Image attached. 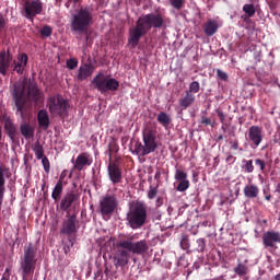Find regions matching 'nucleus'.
<instances>
[{
	"label": "nucleus",
	"instance_id": "f257e3e1",
	"mask_svg": "<svg viewBox=\"0 0 280 280\" xmlns=\"http://www.w3.org/2000/svg\"><path fill=\"white\" fill-rule=\"evenodd\" d=\"M167 21H170V19L161 12L149 13L138 18L136 26L129 28L128 44L131 49L137 48L141 38H143L152 27L154 30L167 27Z\"/></svg>",
	"mask_w": 280,
	"mask_h": 280
},
{
	"label": "nucleus",
	"instance_id": "f03ea898",
	"mask_svg": "<svg viewBox=\"0 0 280 280\" xmlns=\"http://www.w3.org/2000/svg\"><path fill=\"white\" fill-rule=\"evenodd\" d=\"M11 95L22 119L25 117L23 110H25V104H27L28 100L34 102L35 106L43 104V92L36 85H32L27 79L14 82L11 88Z\"/></svg>",
	"mask_w": 280,
	"mask_h": 280
},
{
	"label": "nucleus",
	"instance_id": "7ed1b4c3",
	"mask_svg": "<svg viewBox=\"0 0 280 280\" xmlns=\"http://www.w3.org/2000/svg\"><path fill=\"white\" fill-rule=\"evenodd\" d=\"M10 54V49L0 51V73L1 75H8V69L12 67L13 62V71L19 75H23L25 73V67H27L28 57L27 54L22 52L18 55V58Z\"/></svg>",
	"mask_w": 280,
	"mask_h": 280
},
{
	"label": "nucleus",
	"instance_id": "20e7f679",
	"mask_svg": "<svg viewBox=\"0 0 280 280\" xmlns=\"http://www.w3.org/2000/svg\"><path fill=\"white\" fill-rule=\"evenodd\" d=\"M136 235H128L118 242V248H124L118 250V257H124L125 259H130V253L133 255H145L150 250V243L145 240L135 242Z\"/></svg>",
	"mask_w": 280,
	"mask_h": 280
},
{
	"label": "nucleus",
	"instance_id": "39448f33",
	"mask_svg": "<svg viewBox=\"0 0 280 280\" xmlns=\"http://www.w3.org/2000/svg\"><path fill=\"white\" fill-rule=\"evenodd\" d=\"M93 25V11L89 8H81L72 14L70 21L71 32L77 34H89V28Z\"/></svg>",
	"mask_w": 280,
	"mask_h": 280
},
{
	"label": "nucleus",
	"instance_id": "423d86ee",
	"mask_svg": "<svg viewBox=\"0 0 280 280\" xmlns=\"http://www.w3.org/2000/svg\"><path fill=\"white\" fill-rule=\"evenodd\" d=\"M148 222V206L142 201H136L127 213V224L132 231L145 226Z\"/></svg>",
	"mask_w": 280,
	"mask_h": 280
},
{
	"label": "nucleus",
	"instance_id": "0eeeda50",
	"mask_svg": "<svg viewBox=\"0 0 280 280\" xmlns=\"http://www.w3.org/2000/svg\"><path fill=\"white\" fill-rule=\"evenodd\" d=\"M143 143L137 142L135 145V153L138 156H148L152 152H156L159 144L156 143V131L147 129L142 133Z\"/></svg>",
	"mask_w": 280,
	"mask_h": 280
},
{
	"label": "nucleus",
	"instance_id": "6e6552de",
	"mask_svg": "<svg viewBox=\"0 0 280 280\" xmlns=\"http://www.w3.org/2000/svg\"><path fill=\"white\" fill-rule=\"evenodd\" d=\"M47 106L50 115H54V117H61L65 119V117H68L69 115V101L60 94L50 96L47 101Z\"/></svg>",
	"mask_w": 280,
	"mask_h": 280
},
{
	"label": "nucleus",
	"instance_id": "1a4fd4ad",
	"mask_svg": "<svg viewBox=\"0 0 280 280\" xmlns=\"http://www.w3.org/2000/svg\"><path fill=\"white\" fill-rule=\"evenodd\" d=\"M92 84L100 93H108V91H117L119 89V81L117 79L108 78L102 72L95 75Z\"/></svg>",
	"mask_w": 280,
	"mask_h": 280
},
{
	"label": "nucleus",
	"instance_id": "9d476101",
	"mask_svg": "<svg viewBox=\"0 0 280 280\" xmlns=\"http://www.w3.org/2000/svg\"><path fill=\"white\" fill-rule=\"evenodd\" d=\"M36 248L34 245L28 244L24 249V258L21 262L23 277H30V275H34V270H36Z\"/></svg>",
	"mask_w": 280,
	"mask_h": 280
},
{
	"label": "nucleus",
	"instance_id": "9b49d317",
	"mask_svg": "<svg viewBox=\"0 0 280 280\" xmlns=\"http://www.w3.org/2000/svg\"><path fill=\"white\" fill-rule=\"evenodd\" d=\"M119 202L115 195H107L100 201V211L103 220H110V217L117 211Z\"/></svg>",
	"mask_w": 280,
	"mask_h": 280
},
{
	"label": "nucleus",
	"instance_id": "f8f14e48",
	"mask_svg": "<svg viewBox=\"0 0 280 280\" xmlns=\"http://www.w3.org/2000/svg\"><path fill=\"white\" fill-rule=\"evenodd\" d=\"M245 139L253 150H257V147L261 145V142L264 141V129L257 125L249 127L245 135Z\"/></svg>",
	"mask_w": 280,
	"mask_h": 280
},
{
	"label": "nucleus",
	"instance_id": "ddd939ff",
	"mask_svg": "<svg viewBox=\"0 0 280 280\" xmlns=\"http://www.w3.org/2000/svg\"><path fill=\"white\" fill-rule=\"evenodd\" d=\"M23 8L25 12L24 16L28 19V21H34L37 14L43 13V2H40V0H26Z\"/></svg>",
	"mask_w": 280,
	"mask_h": 280
},
{
	"label": "nucleus",
	"instance_id": "4468645a",
	"mask_svg": "<svg viewBox=\"0 0 280 280\" xmlns=\"http://www.w3.org/2000/svg\"><path fill=\"white\" fill-rule=\"evenodd\" d=\"M61 235L73 236L78 233V218L75 214L67 215L60 230Z\"/></svg>",
	"mask_w": 280,
	"mask_h": 280
},
{
	"label": "nucleus",
	"instance_id": "2eb2a0df",
	"mask_svg": "<svg viewBox=\"0 0 280 280\" xmlns=\"http://www.w3.org/2000/svg\"><path fill=\"white\" fill-rule=\"evenodd\" d=\"M107 174L113 185H119V183H121V179L124 178L121 168L115 162H109L107 166Z\"/></svg>",
	"mask_w": 280,
	"mask_h": 280
},
{
	"label": "nucleus",
	"instance_id": "dca6fc26",
	"mask_svg": "<svg viewBox=\"0 0 280 280\" xmlns=\"http://www.w3.org/2000/svg\"><path fill=\"white\" fill-rule=\"evenodd\" d=\"M262 244L265 248H275L276 244H280V232L268 231L264 233Z\"/></svg>",
	"mask_w": 280,
	"mask_h": 280
},
{
	"label": "nucleus",
	"instance_id": "f3484780",
	"mask_svg": "<svg viewBox=\"0 0 280 280\" xmlns=\"http://www.w3.org/2000/svg\"><path fill=\"white\" fill-rule=\"evenodd\" d=\"M93 165V158L88 152H83L79 154L75 159V163L73 165V170H78V172H82L84 167Z\"/></svg>",
	"mask_w": 280,
	"mask_h": 280
},
{
	"label": "nucleus",
	"instance_id": "a211bd4d",
	"mask_svg": "<svg viewBox=\"0 0 280 280\" xmlns=\"http://www.w3.org/2000/svg\"><path fill=\"white\" fill-rule=\"evenodd\" d=\"M93 71H95V68H93V66L89 63L80 66L77 74V80H79V82H84V80L93 75Z\"/></svg>",
	"mask_w": 280,
	"mask_h": 280
},
{
	"label": "nucleus",
	"instance_id": "6ab92c4d",
	"mask_svg": "<svg viewBox=\"0 0 280 280\" xmlns=\"http://www.w3.org/2000/svg\"><path fill=\"white\" fill-rule=\"evenodd\" d=\"M245 198L249 200H255V198H259V187L255 184L246 185L243 189Z\"/></svg>",
	"mask_w": 280,
	"mask_h": 280
},
{
	"label": "nucleus",
	"instance_id": "aec40b11",
	"mask_svg": "<svg viewBox=\"0 0 280 280\" xmlns=\"http://www.w3.org/2000/svg\"><path fill=\"white\" fill-rule=\"evenodd\" d=\"M194 102H196V95L185 92V95L179 98V106L182 110H187L189 106H194Z\"/></svg>",
	"mask_w": 280,
	"mask_h": 280
},
{
	"label": "nucleus",
	"instance_id": "412c9836",
	"mask_svg": "<svg viewBox=\"0 0 280 280\" xmlns=\"http://www.w3.org/2000/svg\"><path fill=\"white\" fill-rule=\"evenodd\" d=\"M75 198L77 196L73 192L66 194L60 201L61 211H68L73 205V202H75Z\"/></svg>",
	"mask_w": 280,
	"mask_h": 280
},
{
	"label": "nucleus",
	"instance_id": "4be33fe9",
	"mask_svg": "<svg viewBox=\"0 0 280 280\" xmlns=\"http://www.w3.org/2000/svg\"><path fill=\"white\" fill-rule=\"evenodd\" d=\"M4 130L8 132L10 139L14 140L16 138V125L10 117L4 119Z\"/></svg>",
	"mask_w": 280,
	"mask_h": 280
},
{
	"label": "nucleus",
	"instance_id": "5701e85b",
	"mask_svg": "<svg viewBox=\"0 0 280 280\" xmlns=\"http://www.w3.org/2000/svg\"><path fill=\"white\" fill-rule=\"evenodd\" d=\"M218 21L208 20L203 26V32L206 36H213L218 32Z\"/></svg>",
	"mask_w": 280,
	"mask_h": 280
},
{
	"label": "nucleus",
	"instance_id": "b1692460",
	"mask_svg": "<svg viewBox=\"0 0 280 280\" xmlns=\"http://www.w3.org/2000/svg\"><path fill=\"white\" fill-rule=\"evenodd\" d=\"M37 121L42 128H49V114L47 110L42 109L37 114Z\"/></svg>",
	"mask_w": 280,
	"mask_h": 280
},
{
	"label": "nucleus",
	"instance_id": "393cba45",
	"mask_svg": "<svg viewBox=\"0 0 280 280\" xmlns=\"http://www.w3.org/2000/svg\"><path fill=\"white\" fill-rule=\"evenodd\" d=\"M20 130L21 135L25 137V139H32V137H34V128H32L27 122L22 124Z\"/></svg>",
	"mask_w": 280,
	"mask_h": 280
},
{
	"label": "nucleus",
	"instance_id": "a878e982",
	"mask_svg": "<svg viewBox=\"0 0 280 280\" xmlns=\"http://www.w3.org/2000/svg\"><path fill=\"white\" fill-rule=\"evenodd\" d=\"M32 150L35 153V156H36L37 161H40V159L45 158V149L43 148V144H40L39 141H36L33 144Z\"/></svg>",
	"mask_w": 280,
	"mask_h": 280
},
{
	"label": "nucleus",
	"instance_id": "bb28decb",
	"mask_svg": "<svg viewBox=\"0 0 280 280\" xmlns=\"http://www.w3.org/2000/svg\"><path fill=\"white\" fill-rule=\"evenodd\" d=\"M63 185L65 184L57 182L56 186L54 187L51 198L52 200H55V202H58V200H60V196H62Z\"/></svg>",
	"mask_w": 280,
	"mask_h": 280
},
{
	"label": "nucleus",
	"instance_id": "cd10ccee",
	"mask_svg": "<svg viewBox=\"0 0 280 280\" xmlns=\"http://www.w3.org/2000/svg\"><path fill=\"white\" fill-rule=\"evenodd\" d=\"M158 121L163 126L164 128H167L170 124H172V118L167 115V113L161 112L158 115Z\"/></svg>",
	"mask_w": 280,
	"mask_h": 280
},
{
	"label": "nucleus",
	"instance_id": "c85d7f7f",
	"mask_svg": "<svg viewBox=\"0 0 280 280\" xmlns=\"http://www.w3.org/2000/svg\"><path fill=\"white\" fill-rule=\"evenodd\" d=\"M234 272L238 275V277H245V275H248V266L240 262L235 268Z\"/></svg>",
	"mask_w": 280,
	"mask_h": 280
},
{
	"label": "nucleus",
	"instance_id": "c756f323",
	"mask_svg": "<svg viewBox=\"0 0 280 280\" xmlns=\"http://www.w3.org/2000/svg\"><path fill=\"white\" fill-rule=\"evenodd\" d=\"M243 170L246 174H253V172H255L253 160H243Z\"/></svg>",
	"mask_w": 280,
	"mask_h": 280
},
{
	"label": "nucleus",
	"instance_id": "7c9ffc66",
	"mask_svg": "<svg viewBox=\"0 0 280 280\" xmlns=\"http://www.w3.org/2000/svg\"><path fill=\"white\" fill-rule=\"evenodd\" d=\"M243 12H245V14H247V16H249V19H250V18L255 16V12H257V11L255 9V4H245V5H243Z\"/></svg>",
	"mask_w": 280,
	"mask_h": 280
},
{
	"label": "nucleus",
	"instance_id": "2f4dec72",
	"mask_svg": "<svg viewBox=\"0 0 280 280\" xmlns=\"http://www.w3.org/2000/svg\"><path fill=\"white\" fill-rule=\"evenodd\" d=\"M10 173V168L5 165H0V180L3 182V187H5V176L9 177L8 175Z\"/></svg>",
	"mask_w": 280,
	"mask_h": 280
},
{
	"label": "nucleus",
	"instance_id": "473e14b6",
	"mask_svg": "<svg viewBox=\"0 0 280 280\" xmlns=\"http://www.w3.org/2000/svg\"><path fill=\"white\" fill-rule=\"evenodd\" d=\"M73 244H75V237L68 236V243L63 246V250L66 255H69V253H71V248H73Z\"/></svg>",
	"mask_w": 280,
	"mask_h": 280
},
{
	"label": "nucleus",
	"instance_id": "72a5a7b5",
	"mask_svg": "<svg viewBox=\"0 0 280 280\" xmlns=\"http://www.w3.org/2000/svg\"><path fill=\"white\" fill-rule=\"evenodd\" d=\"M199 91H200V83L198 81H194L189 84V88L186 91V93L194 94V93H199Z\"/></svg>",
	"mask_w": 280,
	"mask_h": 280
},
{
	"label": "nucleus",
	"instance_id": "f704fd0d",
	"mask_svg": "<svg viewBox=\"0 0 280 280\" xmlns=\"http://www.w3.org/2000/svg\"><path fill=\"white\" fill-rule=\"evenodd\" d=\"M79 61L75 58H70L66 61V67L70 71H73L74 69H78Z\"/></svg>",
	"mask_w": 280,
	"mask_h": 280
},
{
	"label": "nucleus",
	"instance_id": "c9c22d12",
	"mask_svg": "<svg viewBox=\"0 0 280 280\" xmlns=\"http://www.w3.org/2000/svg\"><path fill=\"white\" fill-rule=\"evenodd\" d=\"M190 184H189V179H184V180H180L176 187L177 191H187L188 188H189Z\"/></svg>",
	"mask_w": 280,
	"mask_h": 280
},
{
	"label": "nucleus",
	"instance_id": "e433bc0d",
	"mask_svg": "<svg viewBox=\"0 0 280 280\" xmlns=\"http://www.w3.org/2000/svg\"><path fill=\"white\" fill-rule=\"evenodd\" d=\"M170 3L175 10H183L185 7V0H170Z\"/></svg>",
	"mask_w": 280,
	"mask_h": 280
},
{
	"label": "nucleus",
	"instance_id": "4c0bfd02",
	"mask_svg": "<svg viewBox=\"0 0 280 280\" xmlns=\"http://www.w3.org/2000/svg\"><path fill=\"white\" fill-rule=\"evenodd\" d=\"M8 23H10V20H8V16H5L3 13H0V34L8 27Z\"/></svg>",
	"mask_w": 280,
	"mask_h": 280
},
{
	"label": "nucleus",
	"instance_id": "58836bf2",
	"mask_svg": "<svg viewBox=\"0 0 280 280\" xmlns=\"http://www.w3.org/2000/svg\"><path fill=\"white\" fill-rule=\"evenodd\" d=\"M54 30L51 28V26L46 25L43 26L40 30V36H44L45 38H49V36H51Z\"/></svg>",
	"mask_w": 280,
	"mask_h": 280
},
{
	"label": "nucleus",
	"instance_id": "ea45409f",
	"mask_svg": "<svg viewBox=\"0 0 280 280\" xmlns=\"http://www.w3.org/2000/svg\"><path fill=\"white\" fill-rule=\"evenodd\" d=\"M40 161H42L44 171L46 172V174H49L51 170V164L49 163V159L45 155L44 158L40 159Z\"/></svg>",
	"mask_w": 280,
	"mask_h": 280
},
{
	"label": "nucleus",
	"instance_id": "a19ab883",
	"mask_svg": "<svg viewBox=\"0 0 280 280\" xmlns=\"http://www.w3.org/2000/svg\"><path fill=\"white\" fill-rule=\"evenodd\" d=\"M197 245H198L197 247L198 253H205V249L207 248V240L198 238Z\"/></svg>",
	"mask_w": 280,
	"mask_h": 280
},
{
	"label": "nucleus",
	"instance_id": "79ce46f5",
	"mask_svg": "<svg viewBox=\"0 0 280 280\" xmlns=\"http://www.w3.org/2000/svg\"><path fill=\"white\" fill-rule=\"evenodd\" d=\"M175 180L177 182L187 180V172L177 170L175 172Z\"/></svg>",
	"mask_w": 280,
	"mask_h": 280
},
{
	"label": "nucleus",
	"instance_id": "37998d69",
	"mask_svg": "<svg viewBox=\"0 0 280 280\" xmlns=\"http://www.w3.org/2000/svg\"><path fill=\"white\" fill-rule=\"evenodd\" d=\"M158 195H159V186L150 187L148 191L149 200H154V198H156Z\"/></svg>",
	"mask_w": 280,
	"mask_h": 280
},
{
	"label": "nucleus",
	"instance_id": "c03bdc74",
	"mask_svg": "<svg viewBox=\"0 0 280 280\" xmlns=\"http://www.w3.org/2000/svg\"><path fill=\"white\" fill-rule=\"evenodd\" d=\"M217 78L219 80H222V82H228L229 81V74L221 69H217Z\"/></svg>",
	"mask_w": 280,
	"mask_h": 280
},
{
	"label": "nucleus",
	"instance_id": "a18cd8bd",
	"mask_svg": "<svg viewBox=\"0 0 280 280\" xmlns=\"http://www.w3.org/2000/svg\"><path fill=\"white\" fill-rule=\"evenodd\" d=\"M255 165H256V167H259L261 174H264V172H266V161H264L261 159H256Z\"/></svg>",
	"mask_w": 280,
	"mask_h": 280
},
{
	"label": "nucleus",
	"instance_id": "49530a36",
	"mask_svg": "<svg viewBox=\"0 0 280 280\" xmlns=\"http://www.w3.org/2000/svg\"><path fill=\"white\" fill-rule=\"evenodd\" d=\"M115 260L117 261V266H126L128 264V258L121 257V256H116Z\"/></svg>",
	"mask_w": 280,
	"mask_h": 280
},
{
	"label": "nucleus",
	"instance_id": "de8ad7c7",
	"mask_svg": "<svg viewBox=\"0 0 280 280\" xmlns=\"http://www.w3.org/2000/svg\"><path fill=\"white\" fill-rule=\"evenodd\" d=\"M200 124H202V126H211L213 128V121L211 120V118H208L206 116H201Z\"/></svg>",
	"mask_w": 280,
	"mask_h": 280
},
{
	"label": "nucleus",
	"instance_id": "09e8293b",
	"mask_svg": "<svg viewBox=\"0 0 280 280\" xmlns=\"http://www.w3.org/2000/svg\"><path fill=\"white\" fill-rule=\"evenodd\" d=\"M4 194H5V186H3V180L0 179V207L3 202Z\"/></svg>",
	"mask_w": 280,
	"mask_h": 280
},
{
	"label": "nucleus",
	"instance_id": "8fccbe9b",
	"mask_svg": "<svg viewBox=\"0 0 280 280\" xmlns=\"http://www.w3.org/2000/svg\"><path fill=\"white\" fill-rule=\"evenodd\" d=\"M230 145L232 150H240V140L234 139V140H230Z\"/></svg>",
	"mask_w": 280,
	"mask_h": 280
},
{
	"label": "nucleus",
	"instance_id": "3c124183",
	"mask_svg": "<svg viewBox=\"0 0 280 280\" xmlns=\"http://www.w3.org/2000/svg\"><path fill=\"white\" fill-rule=\"evenodd\" d=\"M66 178H67V170H63L57 183H60L61 185H67V182H65Z\"/></svg>",
	"mask_w": 280,
	"mask_h": 280
},
{
	"label": "nucleus",
	"instance_id": "603ef678",
	"mask_svg": "<svg viewBox=\"0 0 280 280\" xmlns=\"http://www.w3.org/2000/svg\"><path fill=\"white\" fill-rule=\"evenodd\" d=\"M217 115H218V117H219L221 124H224V121H225V119H226V115H224V113L221 112V110H219V112L217 113Z\"/></svg>",
	"mask_w": 280,
	"mask_h": 280
},
{
	"label": "nucleus",
	"instance_id": "864d4df0",
	"mask_svg": "<svg viewBox=\"0 0 280 280\" xmlns=\"http://www.w3.org/2000/svg\"><path fill=\"white\" fill-rule=\"evenodd\" d=\"M236 160H237V158L229 154L225 161H226V163L233 164Z\"/></svg>",
	"mask_w": 280,
	"mask_h": 280
},
{
	"label": "nucleus",
	"instance_id": "5fc2aeb1",
	"mask_svg": "<svg viewBox=\"0 0 280 280\" xmlns=\"http://www.w3.org/2000/svg\"><path fill=\"white\" fill-rule=\"evenodd\" d=\"M164 199L163 197H158L155 200V207H163Z\"/></svg>",
	"mask_w": 280,
	"mask_h": 280
},
{
	"label": "nucleus",
	"instance_id": "6e6d98bb",
	"mask_svg": "<svg viewBox=\"0 0 280 280\" xmlns=\"http://www.w3.org/2000/svg\"><path fill=\"white\" fill-rule=\"evenodd\" d=\"M187 242H189V240L187 237H184L182 240V246H184V248H189V244Z\"/></svg>",
	"mask_w": 280,
	"mask_h": 280
},
{
	"label": "nucleus",
	"instance_id": "4d7b16f0",
	"mask_svg": "<svg viewBox=\"0 0 280 280\" xmlns=\"http://www.w3.org/2000/svg\"><path fill=\"white\" fill-rule=\"evenodd\" d=\"M161 178V172L156 171L155 175H154V179L159 180Z\"/></svg>",
	"mask_w": 280,
	"mask_h": 280
},
{
	"label": "nucleus",
	"instance_id": "13d9d810",
	"mask_svg": "<svg viewBox=\"0 0 280 280\" xmlns=\"http://www.w3.org/2000/svg\"><path fill=\"white\" fill-rule=\"evenodd\" d=\"M201 226H211V222H209V221H203V222L201 223Z\"/></svg>",
	"mask_w": 280,
	"mask_h": 280
},
{
	"label": "nucleus",
	"instance_id": "bf43d9fd",
	"mask_svg": "<svg viewBox=\"0 0 280 280\" xmlns=\"http://www.w3.org/2000/svg\"><path fill=\"white\" fill-rule=\"evenodd\" d=\"M224 141V136L219 135L217 138V142Z\"/></svg>",
	"mask_w": 280,
	"mask_h": 280
},
{
	"label": "nucleus",
	"instance_id": "052dcab7",
	"mask_svg": "<svg viewBox=\"0 0 280 280\" xmlns=\"http://www.w3.org/2000/svg\"><path fill=\"white\" fill-rule=\"evenodd\" d=\"M272 198V196L271 195H266L265 196V200H268V201H270V199Z\"/></svg>",
	"mask_w": 280,
	"mask_h": 280
},
{
	"label": "nucleus",
	"instance_id": "680f3d73",
	"mask_svg": "<svg viewBox=\"0 0 280 280\" xmlns=\"http://www.w3.org/2000/svg\"><path fill=\"white\" fill-rule=\"evenodd\" d=\"M276 191H278V194H280V183L277 184V186H276Z\"/></svg>",
	"mask_w": 280,
	"mask_h": 280
},
{
	"label": "nucleus",
	"instance_id": "e2e57ef3",
	"mask_svg": "<svg viewBox=\"0 0 280 280\" xmlns=\"http://www.w3.org/2000/svg\"><path fill=\"white\" fill-rule=\"evenodd\" d=\"M272 280H280V273L276 275Z\"/></svg>",
	"mask_w": 280,
	"mask_h": 280
},
{
	"label": "nucleus",
	"instance_id": "0e129e2a",
	"mask_svg": "<svg viewBox=\"0 0 280 280\" xmlns=\"http://www.w3.org/2000/svg\"><path fill=\"white\" fill-rule=\"evenodd\" d=\"M221 128H222L224 131L226 130V127H224V126H222Z\"/></svg>",
	"mask_w": 280,
	"mask_h": 280
},
{
	"label": "nucleus",
	"instance_id": "69168bd1",
	"mask_svg": "<svg viewBox=\"0 0 280 280\" xmlns=\"http://www.w3.org/2000/svg\"><path fill=\"white\" fill-rule=\"evenodd\" d=\"M100 275V271H97L96 273H95V277H97Z\"/></svg>",
	"mask_w": 280,
	"mask_h": 280
},
{
	"label": "nucleus",
	"instance_id": "338daca9",
	"mask_svg": "<svg viewBox=\"0 0 280 280\" xmlns=\"http://www.w3.org/2000/svg\"><path fill=\"white\" fill-rule=\"evenodd\" d=\"M74 1V3H78V1H80V0H73Z\"/></svg>",
	"mask_w": 280,
	"mask_h": 280
}]
</instances>
